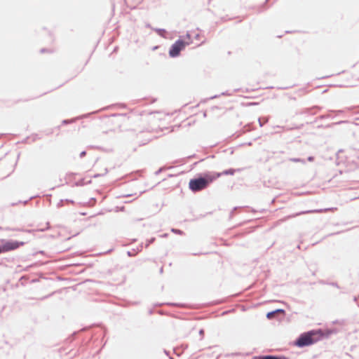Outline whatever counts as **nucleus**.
Segmentation results:
<instances>
[{
  "mask_svg": "<svg viewBox=\"0 0 359 359\" xmlns=\"http://www.w3.org/2000/svg\"><path fill=\"white\" fill-rule=\"evenodd\" d=\"M221 175V173H217L216 177L209 176L191 180L189 183V187L194 192L201 191L205 189L216 177H220Z\"/></svg>",
  "mask_w": 359,
  "mask_h": 359,
  "instance_id": "nucleus-1",
  "label": "nucleus"
},
{
  "mask_svg": "<svg viewBox=\"0 0 359 359\" xmlns=\"http://www.w3.org/2000/svg\"><path fill=\"white\" fill-rule=\"evenodd\" d=\"M25 242L17 241H6L3 245L0 246L1 253L7 252L18 249L20 247L23 246Z\"/></svg>",
  "mask_w": 359,
  "mask_h": 359,
  "instance_id": "nucleus-2",
  "label": "nucleus"
},
{
  "mask_svg": "<svg viewBox=\"0 0 359 359\" xmlns=\"http://www.w3.org/2000/svg\"><path fill=\"white\" fill-rule=\"evenodd\" d=\"M187 45H189L188 42H185L182 40H177L170 48V56L172 57L178 56L180 51L184 50Z\"/></svg>",
  "mask_w": 359,
  "mask_h": 359,
  "instance_id": "nucleus-3",
  "label": "nucleus"
},
{
  "mask_svg": "<svg viewBox=\"0 0 359 359\" xmlns=\"http://www.w3.org/2000/svg\"><path fill=\"white\" fill-rule=\"evenodd\" d=\"M314 343V340L312 337L311 333H305L302 334L299 339L296 341L295 345L299 347H303L306 346L311 345Z\"/></svg>",
  "mask_w": 359,
  "mask_h": 359,
  "instance_id": "nucleus-4",
  "label": "nucleus"
},
{
  "mask_svg": "<svg viewBox=\"0 0 359 359\" xmlns=\"http://www.w3.org/2000/svg\"><path fill=\"white\" fill-rule=\"evenodd\" d=\"M234 172H235L234 170H233V169H229V170H225V171H224V172H222V174H224V175H233V174H234Z\"/></svg>",
  "mask_w": 359,
  "mask_h": 359,
  "instance_id": "nucleus-5",
  "label": "nucleus"
},
{
  "mask_svg": "<svg viewBox=\"0 0 359 359\" xmlns=\"http://www.w3.org/2000/svg\"><path fill=\"white\" fill-rule=\"evenodd\" d=\"M275 316V312L274 311H271V312H269L267 314H266V317L267 318L269 319H271L274 317Z\"/></svg>",
  "mask_w": 359,
  "mask_h": 359,
  "instance_id": "nucleus-6",
  "label": "nucleus"
},
{
  "mask_svg": "<svg viewBox=\"0 0 359 359\" xmlns=\"http://www.w3.org/2000/svg\"><path fill=\"white\" fill-rule=\"evenodd\" d=\"M261 359H278V358L275 356L268 355V356H264Z\"/></svg>",
  "mask_w": 359,
  "mask_h": 359,
  "instance_id": "nucleus-7",
  "label": "nucleus"
},
{
  "mask_svg": "<svg viewBox=\"0 0 359 359\" xmlns=\"http://www.w3.org/2000/svg\"><path fill=\"white\" fill-rule=\"evenodd\" d=\"M274 312H275V314L278 313H285V311L283 309H277V310L274 311Z\"/></svg>",
  "mask_w": 359,
  "mask_h": 359,
  "instance_id": "nucleus-8",
  "label": "nucleus"
},
{
  "mask_svg": "<svg viewBox=\"0 0 359 359\" xmlns=\"http://www.w3.org/2000/svg\"><path fill=\"white\" fill-rule=\"evenodd\" d=\"M313 157H309V160L310 161H313Z\"/></svg>",
  "mask_w": 359,
  "mask_h": 359,
  "instance_id": "nucleus-9",
  "label": "nucleus"
}]
</instances>
